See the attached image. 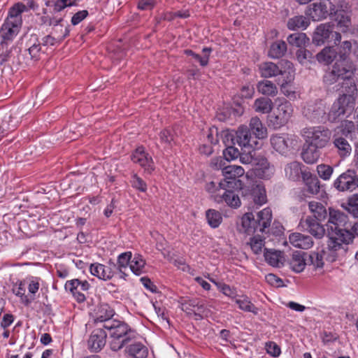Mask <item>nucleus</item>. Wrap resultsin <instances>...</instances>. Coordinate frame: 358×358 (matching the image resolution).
I'll return each instance as SVG.
<instances>
[{
  "mask_svg": "<svg viewBox=\"0 0 358 358\" xmlns=\"http://www.w3.org/2000/svg\"><path fill=\"white\" fill-rule=\"evenodd\" d=\"M287 51V44L283 41L273 43L268 50V56L273 59H279L284 56Z\"/></svg>",
  "mask_w": 358,
  "mask_h": 358,
  "instance_id": "43",
  "label": "nucleus"
},
{
  "mask_svg": "<svg viewBox=\"0 0 358 358\" xmlns=\"http://www.w3.org/2000/svg\"><path fill=\"white\" fill-rule=\"evenodd\" d=\"M272 213L269 208H266L258 213L257 220H255L252 213H245L241 218V228L239 229L247 234L254 233L257 230L264 232L268 228L271 222Z\"/></svg>",
  "mask_w": 358,
  "mask_h": 358,
  "instance_id": "5",
  "label": "nucleus"
},
{
  "mask_svg": "<svg viewBox=\"0 0 358 358\" xmlns=\"http://www.w3.org/2000/svg\"><path fill=\"white\" fill-rule=\"evenodd\" d=\"M243 152H240V155L238 156L240 158V161L243 164H255L256 162V159L254 158L252 152L255 150L252 149H243Z\"/></svg>",
  "mask_w": 358,
  "mask_h": 358,
  "instance_id": "56",
  "label": "nucleus"
},
{
  "mask_svg": "<svg viewBox=\"0 0 358 358\" xmlns=\"http://www.w3.org/2000/svg\"><path fill=\"white\" fill-rule=\"evenodd\" d=\"M27 11L28 9L27 6L22 2H17L9 8L8 16L6 20L13 21L18 24H22V13Z\"/></svg>",
  "mask_w": 358,
  "mask_h": 358,
  "instance_id": "25",
  "label": "nucleus"
},
{
  "mask_svg": "<svg viewBox=\"0 0 358 358\" xmlns=\"http://www.w3.org/2000/svg\"><path fill=\"white\" fill-rule=\"evenodd\" d=\"M21 52L20 48L13 46L9 50L6 52L0 54L1 62L3 64L4 63L10 61L13 59V64H21L24 62L19 55Z\"/></svg>",
  "mask_w": 358,
  "mask_h": 358,
  "instance_id": "37",
  "label": "nucleus"
},
{
  "mask_svg": "<svg viewBox=\"0 0 358 358\" xmlns=\"http://www.w3.org/2000/svg\"><path fill=\"white\" fill-rule=\"evenodd\" d=\"M292 111V104L288 101H285V102L279 104L276 109V113L282 117H286L287 121L289 120Z\"/></svg>",
  "mask_w": 358,
  "mask_h": 358,
  "instance_id": "54",
  "label": "nucleus"
},
{
  "mask_svg": "<svg viewBox=\"0 0 358 358\" xmlns=\"http://www.w3.org/2000/svg\"><path fill=\"white\" fill-rule=\"evenodd\" d=\"M270 141L273 148L281 155L287 153L292 143L287 134L273 135Z\"/></svg>",
  "mask_w": 358,
  "mask_h": 358,
  "instance_id": "19",
  "label": "nucleus"
},
{
  "mask_svg": "<svg viewBox=\"0 0 358 358\" xmlns=\"http://www.w3.org/2000/svg\"><path fill=\"white\" fill-rule=\"evenodd\" d=\"M248 192L251 199L255 204L262 206L266 202L267 198L266 189L262 184L259 183L252 185L249 187Z\"/></svg>",
  "mask_w": 358,
  "mask_h": 358,
  "instance_id": "24",
  "label": "nucleus"
},
{
  "mask_svg": "<svg viewBox=\"0 0 358 358\" xmlns=\"http://www.w3.org/2000/svg\"><path fill=\"white\" fill-rule=\"evenodd\" d=\"M299 225L316 238H321L325 234V229L322 222L312 216H307L306 219L301 220Z\"/></svg>",
  "mask_w": 358,
  "mask_h": 358,
  "instance_id": "16",
  "label": "nucleus"
},
{
  "mask_svg": "<svg viewBox=\"0 0 358 358\" xmlns=\"http://www.w3.org/2000/svg\"><path fill=\"white\" fill-rule=\"evenodd\" d=\"M89 15L87 10H83L76 13L71 17V22L73 26L78 24Z\"/></svg>",
  "mask_w": 358,
  "mask_h": 358,
  "instance_id": "60",
  "label": "nucleus"
},
{
  "mask_svg": "<svg viewBox=\"0 0 358 358\" xmlns=\"http://www.w3.org/2000/svg\"><path fill=\"white\" fill-rule=\"evenodd\" d=\"M317 171L322 179L327 180L331 178L334 169L329 165L322 164L317 166Z\"/></svg>",
  "mask_w": 358,
  "mask_h": 358,
  "instance_id": "55",
  "label": "nucleus"
},
{
  "mask_svg": "<svg viewBox=\"0 0 358 358\" xmlns=\"http://www.w3.org/2000/svg\"><path fill=\"white\" fill-rule=\"evenodd\" d=\"M326 104L321 99L307 102L303 108L304 116L314 123L325 122Z\"/></svg>",
  "mask_w": 358,
  "mask_h": 358,
  "instance_id": "7",
  "label": "nucleus"
},
{
  "mask_svg": "<svg viewBox=\"0 0 358 358\" xmlns=\"http://www.w3.org/2000/svg\"><path fill=\"white\" fill-rule=\"evenodd\" d=\"M327 227L329 254L326 258L333 262L346 253L348 245L352 242L354 236L350 231L351 223L348 221V215L340 210L329 208Z\"/></svg>",
  "mask_w": 358,
  "mask_h": 358,
  "instance_id": "1",
  "label": "nucleus"
},
{
  "mask_svg": "<svg viewBox=\"0 0 358 358\" xmlns=\"http://www.w3.org/2000/svg\"><path fill=\"white\" fill-rule=\"evenodd\" d=\"M222 132L226 134L227 141H235L241 150H255L259 147L258 141L253 137L250 129L246 125L242 124L236 130H226Z\"/></svg>",
  "mask_w": 358,
  "mask_h": 358,
  "instance_id": "6",
  "label": "nucleus"
},
{
  "mask_svg": "<svg viewBox=\"0 0 358 358\" xmlns=\"http://www.w3.org/2000/svg\"><path fill=\"white\" fill-rule=\"evenodd\" d=\"M334 186L338 191H353L358 187V176L354 170L348 169L334 181Z\"/></svg>",
  "mask_w": 358,
  "mask_h": 358,
  "instance_id": "12",
  "label": "nucleus"
},
{
  "mask_svg": "<svg viewBox=\"0 0 358 358\" xmlns=\"http://www.w3.org/2000/svg\"><path fill=\"white\" fill-rule=\"evenodd\" d=\"M264 239L259 235H255L250 238V248L253 252L258 255L262 252V248L264 246Z\"/></svg>",
  "mask_w": 358,
  "mask_h": 358,
  "instance_id": "53",
  "label": "nucleus"
},
{
  "mask_svg": "<svg viewBox=\"0 0 358 358\" xmlns=\"http://www.w3.org/2000/svg\"><path fill=\"white\" fill-rule=\"evenodd\" d=\"M264 256L266 262L272 266L280 267V265H282L281 252L279 251L265 248Z\"/></svg>",
  "mask_w": 358,
  "mask_h": 358,
  "instance_id": "45",
  "label": "nucleus"
},
{
  "mask_svg": "<svg viewBox=\"0 0 358 358\" xmlns=\"http://www.w3.org/2000/svg\"><path fill=\"white\" fill-rule=\"evenodd\" d=\"M350 130L347 128H341L333 136V144L337 153L341 158H345L350 155L352 146L349 142L350 138Z\"/></svg>",
  "mask_w": 358,
  "mask_h": 358,
  "instance_id": "9",
  "label": "nucleus"
},
{
  "mask_svg": "<svg viewBox=\"0 0 358 358\" xmlns=\"http://www.w3.org/2000/svg\"><path fill=\"white\" fill-rule=\"evenodd\" d=\"M159 138L162 143L172 146V142L174 140L173 131L168 129H164L159 133Z\"/></svg>",
  "mask_w": 358,
  "mask_h": 358,
  "instance_id": "58",
  "label": "nucleus"
},
{
  "mask_svg": "<svg viewBox=\"0 0 358 358\" xmlns=\"http://www.w3.org/2000/svg\"><path fill=\"white\" fill-rule=\"evenodd\" d=\"M348 210L355 217L358 218V194H355L348 199Z\"/></svg>",
  "mask_w": 358,
  "mask_h": 358,
  "instance_id": "57",
  "label": "nucleus"
},
{
  "mask_svg": "<svg viewBox=\"0 0 358 358\" xmlns=\"http://www.w3.org/2000/svg\"><path fill=\"white\" fill-rule=\"evenodd\" d=\"M103 328L108 330L110 336V348L117 352L136 338V332L124 322L113 320L104 323Z\"/></svg>",
  "mask_w": 358,
  "mask_h": 358,
  "instance_id": "4",
  "label": "nucleus"
},
{
  "mask_svg": "<svg viewBox=\"0 0 358 358\" xmlns=\"http://www.w3.org/2000/svg\"><path fill=\"white\" fill-rule=\"evenodd\" d=\"M310 212L313 213V217L319 221H324L329 216L325 206L320 202L310 201L308 203Z\"/></svg>",
  "mask_w": 358,
  "mask_h": 358,
  "instance_id": "33",
  "label": "nucleus"
},
{
  "mask_svg": "<svg viewBox=\"0 0 358 358\" xmlns=\"http://www.w3.org/2000/svg\"><path fill=\"white\" fill-rule=\"evenodd\" d=\"M331 17L336 22L337 26L341 31L346 32L348 31L351 25V20L344 10L334 9Z\"/></svg>",
  "mask_w": 358,
  "mask_h": 358,
  "instance_id": "29",
  "label": "nucleus"
},
{
  "mask_svg": "<svg viewBox=\"0 0 358 358\" xmlns=\"http://www.w3.org/2000/svg\"><path fill=\"white\" fill-rule=\"evenodd\" d=\"M259 70L261 76L266 78L283 74V71L279 68V66L271 62L262 63L259 66Z\"/></svg>",
  "mask_w": 358,
  "mask_h": 358,
  "instance_id": "28",
  "label": "nucleus"
},
{
  "mask_svg": "<svg viewBox=\"0 0 358 358\" xmlns=\"http://www.w3.org/2000/svg\"><path fill=\"white\" fill-rule=\"evenodd\" d=\"M348 109L350 108L346 106V102L338 98L331 105L329 112H326L325 122L329 121L335 123L342 121Z\"/></svg>",
  "mask_w": 358,
  "mask_h": 358,
  "instance_id": "15",
  "label": "nucleus"
},
{
  "mask_svg": "<svg viewBox=\"0 0 358 358\" xmlns=\"http://www.w3.org/2000/svg\"><path fill=\"white\" fill-rule=\"evenodd\" d=\"M307 138L306 143L322 149L330 143L331 131L322 126L314 127L308 129Z\"/></svg>",
  "mask_w": 358,
  "mask_h": 358,
  "instance_id": "8",
  "label": "nucleus"
},
{
  "mask_svg": "<svg viewBox=\"0 0 358 358\" xmlns=\"http://www.w3.org/2000/svg\"><path fill=\"white\" fill-rule=\"evenodd\" d=\"M310 24V21L308 18L303 15H297L291 17L287 21V28L289 30L296 29H306Z\"/></svg>",
  "mask_w": 358,
  "mask_h": 358,
  "instance_id": "41",
  "label": "nucleus"
},
{
  "mask_svg": "<svg viewBox=\"0 0 358 358\" xmlns=\"http://www.w3.org/2000/svg\"><path fill=\"white\" fill-rule=\"evenodd\" d=\"M308 265H313L315 268H322L324 266L323 257L315 252L308 253Z\"/></svg>",
  "mask_w": 358,
  "mask_h": 358,
  "instance_id": "52",
  "label": "nucleus"
},
{
  "mask_svg": "<svg viewBox=\"0 0 358 358\" xmlns=\"http://www.w3.org/2000/svg\"><path fill=\"white\" fill-rule=\"evenodd\" d=\"M257 90L258 92L268 98L274 97L278 93L275 84L268 80L259 81L257 84Z\"/></svg>",
  "mask_w": 358,
  "mask_h": 358,
  "instance_id": "27",
  "label": "nucleus"
},
{
  "mask_svg": "<svg viewBox=\"0 0 358 358\" xmlns=\"http://www.w3.org/2000/svg\"><path fill=\"white\" fill-rule=\"evenodd\" d=\"M289 241L294 247L303 250H308L313 245L311 236L297 232L291 234Z\"/></svg>",
  "mask_w": 358,
  "mask_h": 358,
  "instance_id": "21",
  "label": "nucleus"
},
{
  "mask_svg": "<svg viewBox=\"0 0 358 358\" xmlns=\"http://www.w3.org/2000/svg\"><path fill=\"white\" fill-rule=\"evenodd\" d=\"M21 26L22 24L5 20L0 30L3 38L1 44L3 45L6 41H12L19 33Z\"/></svg>",
  "mask_w": 358,
  "mask_h": 358,
  "instance_id": "18",
  "label": "nucleus"
},
{
  "mask_svg": "<svg viewBox=\"0 0 358 358\" xmlns=\"http://www.w3.org/2000/svg\"><path fill=\"white\" fill-rule=\"evenodd\" d=\"M252 108L257 113L268 114L273 108V102L270 98L261 96L255 99Z\"/></svg>",
  "mask_w": 358,
  "mask_h": 358,
  "instance_id": "30",
  "label": "nucleus"
},
{
  "mask_svg": "<svg viewBox=\"0 0 358 358\" xmlns=\"http://www.w3.org/2000/svg\"><path fill=\"white\" fill-rule=\"evenodd\" d=\"M266 352L274 357H277L280 355V348L274 342H269L266 345Z\"/></svg>",
  "mask_w": 358,
  "mask_h": 358,
  "instance_id": "63",
  "label": "nucleus"
},
{
  "mask_svg": "<svg viewBox=\"0 0 358 358\" xmlns=\"http://www.w3.org/2000/svg\"><path fill=\"white\" fill-rule=\"evenodd\" d=\"M245 173V170L240 166L228 165L223 168L224 178H239Z\"/></svg>",
  "mask_w": 358,
  "mask_h": 358,
  "instance_id": "47",
  "label": "nucleus"
},
{
  "mask_svg": "<svg viewBox=\"0 0 358 358\" xmlns=\"http://www.w3.org/2000/svg\"><path fill=\"white\" fill-rule=\"evenodd\" d=\"M145 261L141 255L136 254L131 259L129 268L136 275H141L145 272Z\"/></svg>",
  "mask_w": 358,
  "mask_h": 358,
  "instance_id": "44",
  "label": "nucleus"
},
{
  "mask_svg": "<svg viewBox=\"0 0 358 358\" xmlns=\"http://www.w3.org/2000/svg\"><path fill=\"white\" fill-rule=\"evenodd\" d=\"M308 187V191L312 194H317L320 192V180L315 175L311 173L309 171L303 173V180H302Z\"/></svg>",
  "mask_w": 358,
  "mask_h": 358,
  "instance_id": "34",
  "label": "nucleus"
},
{
  "mask_svg": "<svg viewBox=\"0 0 358 358\" xmlns=\"http://www.w3.org/2000/svg\"><path fill=\"white\" fill-rule=\"evenodd\" d=\"M206 215L208 223L212 228L218 227L222 221L221 213L214 209L208 210Z\"/></svg>",
  "mask_w": 358,
  "mask_h": 358,
  "instance_id": "48",
  "label": "nucleus"
},
{
  "mask_svg": "<svg viewBox=\"0 0 358 358\" xmlns=\"http://www.w3.org/2000/svg\"><path fill=\"white\" fill-rule=\"evenodd\" d=\"M296 57L300 63H303L306 60H310L313 58V53L310 51L301 48L297 50Z\"/></svg>",
  "mask_w": 358,
  "mask_h": 358,
  "instance_id": "61",
  "label": "nucleus"
},
{
  "mask_svg": "<svg viewBox=\"0 0 358 358\" xmlns=\"http://www.w3.org/2000/svg\"><path fill=\"white\" fill-rule=\"evenodd\" d=\"M130 183L131 187L141 192H145L148 185L145 181L140 178L136 173H133L131 176Z\"/></svg>",
  "mask_w": 358,
  "mask_h": 358,
  "instance_id": "51",
  "label": "nucleus"
},
{
  "mask_svg": "<svg viewBox=\"0 0 358 358\" xmlns=\"http://www.w3.org/2000/svg\"><path fill=\"white\" fill-rule=\"evenodd\" d=\"M287 122L286 117H282L276 112L268 116V126L273 127L274 129H280Z\"/></svg>",
  "mask_w": 358,
  "mask_h": 358,
  "instance_id": "49",
  "label": "nucleus"
},
{
  "mask_svg": "<svg viewBox=\"0 0 358 358\" xmlns=\"http://www.w3.org/2000/svg\"><path fill=\"white\" fill-rule=\"evenodd\" d=\"M181 308L187 314H192L194 312V308H196L197 311L203 312L205 310L204 304L199 299H182Z\"/></svg>",
  "mask_w": 358,
  "mask_h": 358,
  "instance_id": "32",
  "label": "nucleus"
},
{
  "mask_svg": "<svg viewBox=\"0 0 358 358\" xmlns=\"http://www.w3.org/2000/svg\"><path fill=\"white\" fill-rule=\"evenodd\" d=\"M334 39V43L337 45V43L341 41V34L337 31H333L331 25L328 24H321L317 27L313 35V43L316 45H321L329 41V38Z\"/></svg>",
  "mask_w": 358,
  "mask_h": 358,
  "instance_id": "10",
  "label": "nucleus"
},
{
  "mask_svg": "<svg viewBox=\"0 0 358 358\" xmlns=\"http://www.w3.org/2000/svg\"><path fill=\"white\" fill-rule=\"evenodd\" d=\"M307 11L306 15H309L313 20L320 21L331 16L335 6L329 0H320V2L313 3Z\"/></svg>",
  "mask_w": 358,
  "mask_h": 358,
  "instance_id": "11",
  "label": "nucleus"
},
{
  "mask_svg": "<svg viewBox=\"0 0 358 358\" xmlns=\"http://www.w3.org/2000/svg\"><path fill=\"white\" fill-rule=\"evenodd\" d=\"M157 4L156 0H138L137 8L141 10H150Z\"/></svg>",
  "mask_w": 358,
  "mask_h": 358,
  "instance_id": "59",
  "label": "nucleus"
},
{
  "mask_svg": "<svg viewBox=\"0 0 358 358\" xmlns=\"http://www.w3.org/2000/svg\"><path fill=\"white\" fill-rule=\"evenodd\" d=\"M219 187L224 191L229 189L235 192L243 189V182L239 178H224V180L219 182Z\"/></svg>",
  "mask_w": 358,
  "mask_h": 358,
  "instance_id": "42",
  "label": "nucleus"
},
{
  "mask_svg": "<svg viewBox=\"0 0 358 358\" xmlns=\"http://www.w3.org/2000/svg\"><path fill=\"white\" fill-rule=\"evenodd\" d=\"M25 52H29L31 59L38 60L41 52V43H34Z\"/></svg>",
  "mask_w": 358,
  "mask_h": 358,
  "instance_id": "62",
  "label": "nucleus"
},
{
  "mask_svg": "<svg viewBox=\"0 0 358 358\" xmlns=\"http://www.w3.org/2000/svg\"><path fill=\"white\" fill-rule=\"evenodd\" d=\"M308 252L295 251L289 260L290 268L296 273L302 272L308 265Z\"/></svg>",
  "mask_w": 358,
  "mask_h": 358,
  "instance_id": "20",
  "label": "nucleus"
},
{
  "mask_svg": "<svg viewBox=\"0 0 358 358\" xmlns=\"http://www.w3.org/2000/svg\"><path fill=\"white\" fill-rule=\"evenodd\" d=\"M287 41L290 45L300 49L308 44L310 40L305 33L297 32L289 35Z\"/></svg>",
  "mask_w": 358,
  "mask_h": 358,
  "instance_id": "39",
  "label": "nucleus"
},
{
  "mask_svg": "<svg viewBox=\"0 0 358 358\" xmlns=\"http://www.w3.org/2000/svg\"><path fill=\"white\" fill-rule=\"evenodd\" d=\"M235 302L241 310L245 312L252 313L255 315H258L259 308L250 301L247 296L242 295L239 296L238 298L236 297Z\"/></svg>",
  "mask_w": 358,
  "mask_h": 358,
  "instance_id": "40",
  "label": "nucleus"
},
{
  "mask_svg": "<svg viewBox=\"0 0 358 358\" xmlns=\"http://www.w3.org/2000/svg\"><path fill=\"white\" fill-rule=\"evenodd\" d=\"M222 139L226 147L225 150L223 151L224 159L227 161H231L238 158L241 152L239 151L238 148L236 147V145L237 144L235 143V141H232L231 143L229 141V142L227 141L226 134L223 132L222 134Z\"/></svg>",
  "mask_w": 358,
  "mask_h": 358,
  "instance_id": "31",
  "label": "nucleus"
},
{
  "mask_svg": "<svg viewBox=\"0 0 358 358\" xmlns=\"http://www.w3.org/2000/svg\"><path fill=\"white\" fill-rule=\"evenodd\" d=\"M335 66L333 71L329 73H324L323 76V82L326 85H332L339 80L341 83L338 84L341 90V94L338 99L346 102V106L353 109L355 106L356 99L357 97V87L354 79L357 67L354 62H348L341 61Z\"/></svg>",
  "mask_w": 358,
  "mask_h": 358,
  "instance_id": "2",
  "label": "nucleus"
},
{
  "mask_svg": "<svg viewBox=\"0 0 358 358\" xmlns=\"http://www.w3.org/2000/svg\"><path fill=\"white\" fill-rule=\"evenodd\" d=\"M248 127L250 129L252 135L257 141L264 139L267 137V129L257 116L252 117L250 119Z\"/></svg>",
  "mask_w": 358,
  "mask_h": 358,
  "instance_id": "22",
  "label": "nucleus"
},
{
  "mask_svg": "<svg viewBox=\"0 0 358 358\" xmlns=\"http://www.w3.org/2000/svg\"><path fill=\"white\" fill-rule=\"evenodd\" d=\"M141 282L148 290H150L152 293L157 292V286L151 281V280L149 278L142 277L141 278Z\"/></svg>",
  "mask_w": 358,
  "mask_h": 358,
  "instance_id": "64",
  "label": "nucleus"
},
{
  "mask_svg": "<svg viewBox=\"0 0 358 358\" xmlns=\"http://www.w3.org/2000/svg\"><path fill=\"white\" fill-rule=\"evenodd\" d=\"M211 48L205 47L202 49L203 56L194 52L193 50L187 49L185 50L184 53L187 56L192 57L195 60L199 62V64L204 67L208 64L210 55L212 52Z\"/></svg>",
  "mask_w": 358,
  "mask_h": 358,
  "instance_id": "36",
  "label": "nucleus"
},
{
  "mask_svg": "<svg viewBox=\"0 0 358 358\" xmlns=\"http://www.w3.org/2000/svg\"><path fill=\"white\" fill-rule=\"evenodd\" d=\"M336 45L337 46L336 50L333 47H325L316 55L317 61L320 63L325 64L333 63L325 73L333 71L335 66L338 64L337 63L343 60L348 62H353L350 58L351 54L358 60L357 41L347 40L337 43Z\"/></svg>",
  "mask_w": 358,
  "mask_h": 358,
  "instance_id": "3",
  "label": "nucleus"
},
{
  "mask_svg": "<svg viewBox=\"0 0 358 358\" xmlns=\"http://www.w3.org/2000/svg\"><path fill=\"white\" fill-rule=\"evenodd\" d=\"M94 319L95 322H110V318L114 315V310L108 305H101L96 312Z\"/></svg>",
  "mask_w": 358,
  "mask_h": 358,
  "instance_id": "38",
  "label": "nucleus"
},
{
  "mask_svg": "<svg viewBox=\"0 0 358 358\" xmlns=\"http://www.w3.org/2000/svg\"><path fill=\"white\" fill-rule=\"evenodd\" d=\"M131 159L134 163L138 164L149 174L152 173L155 169L152 157L145 151L143 146L138 147L132 153Z\"/></svg>",
  "mask_w": 358,
  "mask_h": 358,
  "instance_id": "13",
  "label": "nucleus"
},
{
  "mask_svg": "<svg viewBox=\"0 0 358 358\" xmlns=\"http://www.w3.org/2000/svg\"><path fill=\"white\" fill-rule=\"evenodd\" d=\"M106 338L107 333L103 327L94 329L87 340L88 350L92 352L101 351L106 345Z\"/></svg>",
  "mask_w": 358,
  "mask_h": 358,
  "instance_id": "14",
  "label": "nucleus"
},
{
  "mask_svg": "<svg viewBox=\"0 0 358 358\" xmlns=\"http://www.w3.org/2000/svg\"><path fill=\"white\" fill-rule=\"evenodd\" d=\"M217 202L224 201L227 206L233 208H237L241 206V199L234 191H224L223 194L216 199Z\"/></svg>",
  "mask_w": 358,
  "mask_h": 358,
  "instance_id": "35",
  "label": "nucleus"
},
{
  "mask_svg": "<svg viewBox=\"0 0 358 358\" xmlns=\"http://www.w3.org/2000/svg\"><path fill=\"white\" fill-rule=\"evenodd\" d=\"M307 143V146L303 147L301 157L306 164H313L317 162L321 153L318 148H316L309 143Z\"/></svg>",
  "mask_w": 358,
  "mask_h": 358,
  "instance_id": "26",
  "label": "nucleus"
},
{
  "mask_svg": "<svg viewBox=\"0 0 358 358\" xmlns=\"http://www.w3.org/2000/svg\"><path fill=\"white\" fill-rule=\"evenodd\" d=\"M132 257L131 252H125L121 253L117 257V269L118 271L122 274V278H125L127 274L123 271V268H126L128 265L130 264V262Z\"/></svg>",
  "mask_w": 358,
  "mask_h": 358,
  "instance_id": "46",
  "label": "nucleus"
},
{
  "mask_svg": "<svg viewBox=\"0 0 358 358\" xmlns=\"http://www.w3.org/2000/svg\"><path fill=\"white\" fill-rule=\"evenodd\" d=\"M125 347V352L130 357L146 358L148 355V348L141 342L128 343Z\"/></svg>",
  "mask_w": 358,
  "mask_h": 358,
  "instance_id": "23",
  "label": "nucleus"
},
{
  "mask_svg": "<svg viewBox=\"0 0 358 358\" xmlns=\"http://www.w3.org/2000/svg\"><path fill=\"white\" fill-rule=\"evenodd\" d=\"M261 166L262 169H256V175L263 179H269L273 174V168L269 166L266 159H262Z\"/></svg>",
  "mask_w": 358,
  "mask_h": 358,
  "instance_id": "50",
  "label": "nucleus"
},
{
  "mask_svg": "<svg viewBox=\"0 0 358 358\" xmlns=\"http://www.w3.org/2000/svg\"><path fill=\"white\" fill-rule=\"evenodd\" d=\"M286 177L292 181H299L301 179L303 180V173H308V168H306L301 163L298 162H292L287 164L285 168Z\"/></svg>",
  "mask_w": 358,
  "mask_h": 358,
  "instance_id": "17",
  "label": "nucleus"
}]
</instances>
